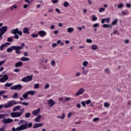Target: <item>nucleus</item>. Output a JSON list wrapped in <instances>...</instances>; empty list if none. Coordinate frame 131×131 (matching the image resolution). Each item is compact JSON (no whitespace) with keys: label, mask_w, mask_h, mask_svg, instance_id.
I'll return each instance as SVG.
<instances>
[{"label":"nucleus","mask_w":131,"mask_h":131,"mask_svg":"<svg viewBox=\"0 0 131 131\" xmlns=\"http://www.w3.org/2000/svg\"><path fill=\"white\" fill-rule=\"evenodd\" d=\"M57 46H58V44L56 43H54L52 45V48H56V47H57Z\"/></svg>","instance_id":"56"},{"label":"nucleus","mask_w":131,"mask_h":131,"mask_svg":"<svg viewBox=\"0 0 131 131\" xmlns=\"http://www.w3.org/2000/svg\"><path fill=\"white\" fill-rule=\"evenodd\" d=\"M35 89H38V88H39V84L37 83V84H35L34 85Z\"/></svg>","instance_id":"48"},{"label":"nucleus","mask_w":131,"mask_h":131,"mask_svg":"<svg viewBox=\"0 0 131 131\" xmlns=\"http://www.w3.org/2000/svg\"><path fill=\"white\" fill-rule=\"evenodd\" d=\"M84 93V89L81 88L79 91L77 92V93H76L75 96L76 97H77V96H79L80 95H82Z\"/></svg>","instance_id":"11"},{"label":"nucleus","mask_w":131,"mask_h":131,"mask_svg":"<svg viewBox=\"0 0 131 131\" xmlns=\"http://www.w3.org/2000/svg\"><path fill=\"white\" fill-rule=\"evenodd\" d=\"M129 15L128 12H127V11H124L122 10L121 13H119V16H128Z\"/></svg>","instance_id":"13"},{"label":"nucleus","mask_w":131,"mask_h":131,"mask_svg":"<svg viewBox=\"0 0 131 131\" xmlns=\"http://www.w3.org/2000/svg\"><path fill=\"white\" fill-rule=\"evenodd\" d=\"M82 65L84 67H88V65H89V62L88 61L84 60L82 62Z\"/></svg>","instance_id":"27"},{"label":"nucleus","mask_w":131,"mask_h":131,"mask_svg":"<svg viewBox=\"0 0 131 131\" xmlns=\"http://www.w3.org/2000/svg\"><path fill=\"white\" fill-rule=\"evenodd\" d=\"M65 102H67L68 101H70V100H71V98L70 97H66L65 98Z\"/></svg>","instance_id":"51"},{"label":"nucleus","mask_w":131,"mask_h":131,"mask_svg":"<svg viewBox=\"0 0 131 131\" xmlns=\"http://www.w3.org/2000/svg\"><path fill=\"white\" fill-rule=\"evenodd\" d=\"M18 104V102H16L14 100H11L8 103L4 104L5 108H10V107H12L13 105H16Z\"/></svg>","instance_id":"3"},{"label":"nucleus","mask_w":131,"mask_h":131,"mask_svg":"<svg viewBox=\"0 0 131 131\" xmlns=\"http://www.w3.org/2000/svg\"><path fill=\"white\" fill-rule=\"evenodd\" d=\"M29 93L28 92H26L25 94H23V97L24 98V99H27V98L28 97V95H29Z\"/></svg>","instance_id":"34"},{"label":"nucleus","mask_w":131,"mask_h":131,"mask_svg":"<svg viewBox=\"0 0 131 131\" xmlns=\"http://www.w3.org/2000/svg\"><path fill=\"white\" fill-rule=\"evenodd\" d=\"M66 115L64 113H62V116L60 117L61 119H64L65 118Z\"/></svg>","instance_id":"54"},{"label":"nucleus","mask_w":131,"mask_h":131,"mask_svg":"<svg viewBox=\"0 0 131 131\" xmlns=\"http://www.w3.org/2000/svg\"><path fill=\"white\" fill-rule=\"evenodd\" d=\"M24 47H25V43H22L21 46H12L7 49V53H11V52L14 50L15 51L16 54H20L21 53V50H22Z\"/></svg>","instance_id":"1"},{"label":"nucleus","mask_w":131,"mask_h":131,"mask_svg":"<svg viewBox=\"0 0 131 131\" xmlns=\"http://www.w3.org/2000/svg\"><path fill=\"white\" fill-rule=\"evenodd\" d=\"M25 123H26V122L25 121V120H21L18 123V124H24Z\"/></svg>","instance_id":"40"},{"label":"nucleus","mask_w":131,"mask_h":131,"mask_svg":"<svg viewBox=\"0 0 131 131\" xmlns=\"http://www.w3.org/2000/svg\"><path fill=\"white\" fill-rule=\"evenodd\" d=\"M67 31L68 33H72L74 31V28L72 27H69L67 29Z\"/></svg>","instance_id":"18"},{"label":"nucleus","mask_w":131,"mask_h":131,"mask_svg":"<svg viewBox=\"0 0 131 131\" xmlns=\"http://www.w3.org/2000/svg\"><path fill=\"white\" fill-rule=\"evenodd\" d=\"M98 11L99 13H103V12H105V11H106V9H105L104 7H101L98 9Z\"/></svg>","instance_id":"29"},{"label":"nucleus","mask_w":131,"mask_h":131,"mask_svg":"<svg viewBox=\"0 0 131 131\" xmlns=\"http://www.w3.org/2000/svg\"><path fill=\"white\" fill-rule=\"evenodd\" d=\"M55 12H56V13H58V14H61V11H60V9H59V8H56Z\"/></svg>","instance_id":"47"},{"label":"nucleus","mask_w":131,"mask_h":131,"mask_svg":"<svg viewBox=\"0 0 131 131\" xmlns=\"http://www.w3.org/2000/svg\"><path fill=\"white\" fill-rule=\"evenodd\" d=\"M52 3V4H57V3H58V0H53Z\"/></svg>","instance_id":"62"},{"label":"nucleus","mask_w":131,"mask_h":131,"mask_svg":"<svg viewBox=\"0 0 131 131\" xmlns=\"http://www.w3.org/2000/svg\"><path fill=\"white\" fill-rule=\"evenodd\" d=\"M38 34L41 37H45L47 35V32L45 31H40L38 32Z\"/></svg>","instance_id":"12"},{"label":"nucleus","mask_w":131,"mask_h":131,"mask_svg":"<svg viewBox=\"0 0 131 131\" xmlns=\"http://www.w3.org/2000/svg\"><path fill=\"white\" fill-rule=\"evenodd\" d=\"M129 42V39H125V40H124V43H125L127 44V43H128Z\"/></svg>","instance_id":"58"},{"label":"nucleus","mask_w":131,"mask_h":131,"mask_svg":"<svg viewBox=\"0 0 131 131\" xmlns=\"http://www.w3.org/2000/svg\"><path fill=\"white\" fill-rule=\"evenodd\" d=\"M50 88V84L49 83H47L45 86V90H47V89H49Z\"/></svg>","instance_id":"50"},{"label":"nucleus","mask_w":131,"mask_h":131,"mask_svg":"<svg viewBox=\"0 0 131 131\" xmlns=\"http://www.w3.org/2000/svg\"><path fill=\"white\" fill-rule=\"evenodd\" d=\"M35 91H28V93L29 95H31V96H34L35 95Z\"/></svg>","instance_id":"31"},{"label":"nucleus","mask_w":131,"mask_h":131,"mask_svg":"<svg viewBox=\"0 0 131 131\" xmlns=\"http://www.w3.org/2000/svg\"><path fill=\"white\" fill-rule=\"evenodd\" d=\"M9 46H10V43L9 42L5 43L4 44L0 46L1 51H4V49H6V48H7V47H9Z\"/></svg>","instance_id":"10"},{"label":"nucleus","mask_w":131,"mask_h":131,"mask_svg":"<svg viewBox=\"0 0 131 131\" xmlns=\"http://www.w3.org/2000/svg\"><path fill=\"white\" fill-rule=\"evenodd\" d=\"M72 114H73V113H72V112L69 113L68 115V118H70V117H71V115H72Z\"/></svg>","instance_id":"55"},{"label":"nucleus","mask_w":131,"mask_h":131,"mask_svg":"<svg viewBox=\"0 0 131 131\" xmlns=\"http://www.w3.org/2000/svg\"><path fill=\"white\" fill-rule=\"evenodd\" d=\"M27 128V126L26 125H23L19 127H17V128L13 127L12 128V131H19V130H23L24 129H26Z\"/></svg>","instance_id":"4"},{"label":"nucleus","mask_w":131,"mask_h":131,"mask_svg":"<svg viewBox=\"0 0 131 131\" xmlns=\"http://www.w3.org/2000/svg\"><path fill=\"white\" fill-rule=\"evenodd\" d=\"M29 60H30V59H29L28 57H22L20 58V61H21L23 62H25L26 61H29Z\"/></svg>","instance_id":"25"},{"label":"nucleus","mask_w":131,"mask_h":131,"mask_svg":"<svg viewBox=\"0 0 131 131\" xmlns=\"http://www.w3.org/2000/svg\"><path fill=\"white\" fill-rule=\"evenodd\" d=\"M31 36H32V37H34V38L38 37V34H32Z\"/></svg>","instance_id":"44"},{"label":"nucleus","mask_w":131,"mask_h":131,"mask_svg":"<svg viewBox=\"0 0 131 131\" xmlns=\"http://www.w3.org/2000/svg\"><path fill=\"white\" fill-rule=\"evenodd\" d=\"M48 103L49 105L50 106V107H53L55 104H56V102L53 100V99H51L48 100Z\"/></svg>","instance_id":"14"},{"label":"nucleus","mask_w":131,"mask_h":131,"mask_svg":"<svg viewBox=\"0 0 131 131\" xmlns=\"http://www.w3.org/2000/svg\"><path fill=\"white\" fill-rule=\"evenodd\" d=\"M109 23L110 22V17H107L106 18H103L101 19V24H104L105 23Z\"/></svg>","instance_id":"15"},{"label":"nucleus","mask_w":131,"mask_h":131,"mask_svg":"<svg viewBox=\"0 0 131 131\" xmlns=\"http://www.w3.org/2000/svg\"><path fill=\"white\" fill-rule=\"evenodd\" d=\"M8 115L9 114H0V119H3V118H4V119L2 120L3 123L7 124L8 123H11V122H13V119L10 118H5V117H8Z\"/></svg>","instance_id":"2"},{"label":"nucleus","mask_w":131,"mask_h":131,"mask_svg":"<svg viewBox=\"0 0 131 131\" xmlns=\"http://www.w3.org/2000/svg\"><path fill=\"white\" fill-rule=\"evenodd\" d=\"M91 102V100H88L85 101V103H86V105H89V104H90Z\"/></svg>","instance_id":"64"},{"label":"nucleus","mask_w":131,"mask_h":131,"mask_svg":"<svg viewBox=\"0 0 131 131\" xmlns=\"http://www.w3.org/2000/svg\"><path fill=\"white\" fill-rule=\"evenodd\" d=\"M86 42H87V43H92L93 42V40L91 39H86Z\"/></svg>","instance_id":"41"},{"label":"nucleus","mask_w":131,"mask_h":131,"mask_svg":"<svg viewBox=\"0 0 131 131\" xmlns=\"http://www.w3.org/2000/svg\"><path fill=\"white\" fill-rule=\"evenodd\" d=\"M81 104L82 105L83 107H85V101H82L81 102Z\"/></svg>","instance_id":"60"},{"label":"nucleus","mask_w":131,"mask_h":131,"mask_svg":"<svg viewBox=\"0 0 131 131\" xmlns=\"http://www.w3.org/2000/svg\"><path fill=\"white\" fill-rule=\"evenodd\" d=\"M18 29H18V28L13 29L11 30V33H13V34H17Z\"/></svg>","instance_id":"23"},{"label":"nucleus","mask_w":131,"mask_h":131,"mask_svg":"<svg viewBox=\"0 0 131 131\" xmlns=\"http://www.w3.org/2000/svg\"><path fill=\"white\" fill-rule=\"evenodd\" d=\"M41 118V115H38L37 117L35 118V122H40L39 119Z\"/></svg>","instance_id":"24"},{"label":"nucleus","mask_w":131,"mask_h":131,"mask_svg":"<svg viewBox=\"0 0 131 131\" xmlns=\"http://www.w3.org/2000/svg\"><path fill=\"white\" fill-rule=\"evenodd\" d=\"M12 84V83H7L5 84V86H7V88H10V86H11Z\"/></svg>","instance_id":"49"},{"label":"nucleus","mask_w":131,"mask_h":131,"mask_svg":"<svg viewBox=\"0 0 131 131\" xmlns=\"http://www.w3.org/2000/svg\"><path fill=\"white\" fill-rule=\"evenodd\" d=\"M126 8H131V4L130 3H126Z\"/></svg>","instance_id":"52"},{"label":"nucleus","mask_w":131,"mask_h":131,"mask_svg":"<svg viewBox=\"0 0 131 131\" xmlns=\"http://www.w3.org/2000/svg\"><path fill=\"white\" fill-rule=\"evenodd\" d=\"M9 79V77L7 75H4L2 78H0L1 82H5V81H7Z\"/></svg>","instance_id":"9"},{"label":"nucleus","mask_w":131,"mask_h":131,"mask_svg":"<svg viewBox=\"0 0 131 131\" xmlns=\"http://www.w3.org/2000/svg\"><path fill=\"white\" fill-rule=\"evenodd\" d=\"M23 65V63H22V62H21V61H19V62H17L16 63H15V67L16 68H18V67H21V66H22Z\"/></svg>","instance_id":"22"},{"label":"nucleus","mask_w":131,"mask_h":131,"mask_svg":"<svg viewBox=\"0 0 131 131\" xmlns=\"http://www.w3.org/2000/svg\"><path fill=\"white\" fill-rule=\"evenodd\" d=\"M88 72H89V71H86V70H82L81 73L83 75H86L88 74Z\"/></svg>","instance_id":"37"},{"label":"nucleus","mask_w":131,"mask_h":131,"mask_svg":"<svg viewBox=\"0 0 131 131\" xmlns=\"http://www.w3.org/2000/svg\"><path fill=\"white\" fill-rule=\"evenodd\" d=\"M51 66H55V65H56V61L54 60H52L51 62Z\"/></svg>","instance_id":"43"},{"label":"nucleus","mask_w":131,"mask_h":131,"mask_svg":"<svg viewBox=\"0 0 131 131\" xmlns=\"http://www.w3.org/2000/svg\"><path fill=\"white\" fill-rule=\"evenodd\" d=\"M5 93H6V91H0V96H2V95L5 94ZM0 99H1V97H0Z\"/></svg>","instance_id":"57"},{"label":"nucleus","mask_w":131,"mask_h":131,"mask_svg":"<svg viewBox=\"0 0 131 131\" xmlns=\"http://www.w3.org/2000/svg\"><path fill=\"white\" fill-rule=\"evenodd\" d=\"M13 37L14 38H15V39H18L19 38V36L18 35H15Z\"/></svg>","instance_id":"61"},{"label":"nucleus","mask_w":131,"mask_h":131,"mask_svg":"<svg viewBox=\"0 0 131 131\" xmlns=\"http://www.w3.org/2000/svg\"><path fill=\"white\" fill-rule=\"evenodd\" d=\"M102 26L104 28H112L111 25L103 24Z\"/></svg>","instance_id":"33"},{"label":"nucleus","mask_w":131,"mask_h":131,"mask_svg":"<svg viewBox=\"0 0 131 131\" xmlns=\"http://www.w3.org/2000/svg\"><path fill=\"white\" fill-rule=\"evenodd\" d=\"M25 125H26L27 128H28V127H31L32 126V123H29L28 125L25 124Z\"/></svg>","instance_id":"46"},{"label":"nucleus","mask_w":131,"mask_h":131,"mask_svg":"<svg viewBox=\"0 0 131 131\" xmlns=\"http://www.w3.org/2000/svg\"><path fill=\"white\" fill-rule=\"evenodd\" d=\"M99 118L97 117V118H93V121L96 122V121H98V120H99Z\"/></svg>","instance_id":"59"},{"label":"nucleus","mask_w":131,"mask_h":131,"mask_svg":"<svg viewBox=\"0 0 131 131\" xmlns=\"http://www.w3.org/2000/svg\"><path fill=\"white\" fill-rule=\"evenodd\" d=\"M91 49L93 51H97V50H98V46H97L96 45H93L91 46Z\"/></svg>","instance_id":"26"},{"label":"nucleus","mask_w":131,"mask_h":131,"mask_svg":"<svg viewBox=\"0 0 131 131\" xmlns=\"http://www.w3.org/2000/svg\"><path fill=\"white\" fill-rule=\"evenodd\" d=\"M12 98L13 99H17L19 98V96H18V93H14L13 95H12Z\"/></svg>","instance_id":"35"},{"label":"nucleus","mask_w":131,"mask_h":131,"mask_svg":"<svg viewBox=\"0 0 131 131\" xmlns=\"http://www.w3.org/2000/svg\"><path fill=\"white\" fill-rule=\"evenodd\" d=\"M33 77V76L32 75L30 76H27L22 78L21 81H23V82H28V81H31V80H32Z\"/></svg>","instance_id":"5"},{"label":"nucleus","mask_w":131,"mask_h":131,"mask_svg":"<svg viewBox=\"0 0 131 131\" xmlns=\"http://www.w3.org/2000/svg\"><path fill=\"white\" fill-rule=\"evenodd\" d=\"M30 115H31V114H30V113H27L25 115V116L26 118H29V117H30Z\"/></svg>","instance_id":"39"},{"label":"nucleus","mask_w":131,"mask_h":131,"mask_svg":"<svg viewBox=\"0 0 131 131\" xmlns=\"http://www.w3.org/2000/svg\"><path fill=\"white\" fill-rule=\"evenodd\" d=\"M8 30V27L7 26H3L1 28H0V34L1 35H4L5 33Z\"/></svg>","instance_id":"8"},{"label":"nucleus","mask_w":131,"mask_h":131,"mask_svg":"<svg viewBox=\"0 0 131 131\" xmlns=\"http://www.w3.org/2000/svg\"><path fill=\"white\" fill-rule=\"evenodd\" d=\"M10 115L13 118H16L17 117H20L22 115V113H19V112H12L10 114Z\"/></svg>","instance_id":"6"},{"label":"nucleus","mask_w":131,"mask_h":131,"mask_svg":"<svg viewBox=\"0 0 131 131\" xmlns=\"http://www.w3.org/2000/svg\"><path fill=\"white\" fill-rule=\"evenodd\" d=\"M92 20L93 21H97V20H98V18L96 17V15H92Z\"/></svg>","instance_id":"42"},{"label":"nucleus","mask_w":131,"mask_h":131,"mask_svg":"<svg viewBox=\"0 0 131 131\" xmlns=\"http://www.w3.org/2000/svg\"><path fill=\"white\" fill-rule=\"evenodd\" d=\"M20 109H21V106L20 105H17L13 108V111H17V110H19Z\"/></svg>","instance_id":"30"},{"label":"nucleus","mask_w":131,"mask_h":131,"mask_svg":"<svg viewBox=\"0 0 131 131\" xmlns=\"http://www.w3.org/2000/svg\"><path fill=\"white\" fill-rule=\"evenodd\" d=\"M23 32L25 34H29V28L25 27L23 29Z\"/></svg>","instance_id":"20"},{"label":"nucleus","mask_w":131,"mask_h":131,"mask_svg":"<svg viewBox=\"0 0 131 131\" xmlns=\"http://www.w3.org/2000/svg\"><path fill=\"white\" fill-rule=\"evenodd\" d=\"M19 104H21V105H23L24 106H28L29 105V103L28 102H19Z\"/></svg>","instance_id":"36"},{"label":"nucleus","mask_w":131,"mask_h":131,"mask_svg":"<svg viewBox=\"0 0 131 131\" xmlns=\"http://www.w3.org/2000/svg\"><path fill=\"white\" fill-rule=\"evenodd\" d=\"M109 106H110V103H109V102H105L104 103V106L105 108H109Z\"/></svg>","instance_id":"38"},{"label":"nucleus","mask_w":131,"mask_h":131,"mask_svg":"<svg viewBox=\"0 0 131 131\" xmlns=\"http://www.w3.org/2000/svg\"><path fill=\"white\" fill-rule=\"evenodd\" d=\"M117 22H118V19L115 18L113 21H112L111 26H114L117 24Z\"/></svg>","instance_id":"21"},{"label":"nucleus","mask_w":131,"mask_h":131,"mask_svg":"<svg viewBox=\"0 0 131 131\" xmlns=\"http://www.w3.org/2000/svg\"><path fill=\"white\" fill-rule=\"evenodd\" d=\"M43 125V123H35L33 126V128H38V127H40V126H42Z\"/></svg>","instance_id":"16"},{"label":"nucleus","mask_w":131,"mask_h":131,"mask_svg":"<svg viewBox=\"0 0 131 131\" xmlns=\"http://www.w3.org/2000/svg\"><path fill=\"white\" fill-rule=\"evenodd\" d=\"M99 26H100V24L98 23H96L93 25L94 28H96V27H99Z\"/></svg>","instance_id":"45"},{"label":"nucleus","mask_w":131,"mask_h":131,"mask_svg":"<svg viewBox=\"0 0 131 131\" xmlns=\"http://www.w3.org/2000/svg\"><path fill=\"white\" fill-rule=\"evenodd\" d=\"M19 35H20V36H22V31H19V30H18L17 33Z\"/></svg>","instance_id":"53"},{"label":"nucleus","mask_w":131,"mask_h":131,"mask_svg":"<svg viewBox=\"0 0 131 131\" xmlns=\"http://www.w3.org/2000/svg\"><path fill=\"white\" fill-rule=\"evenodd\" d=\"M8 41H13V38L9 37L7 39Z\"/></svg>","instance_id":"63"},{"label":"nucleus","mask_w":131,"mask_h":131,"mask_svg":"<svg viewBox=\"0 0 131 131\" xmlns=\"http://www.w3.org/2000/svg\"><path fill=\"white\" fill-rule=\"evenodd\" d=\"M123 7H124V4H123L122 3H120L117 5L118 9H119L120 10L123 9Z\"/></svg>","instance_id":"17"},{"label":"nucleus","mask_w":131,"mask_h":131,"mask_svg":"<svg viewBox=\"0 0 131 131\" xmlns=\"http://www.w3.org/2000/svg\"><path fill=\"white\" fill-rule=\"evenodd\" d=\"M40 112V108H38L36 110H34L32 112L33 115H37L38 113Z\"/></svg>","instance_id":"19"},{"label":"nucleus","mask_w":131,"mask_h":131,"mask_svg":"<svg viewBox=\"0 0 131 131\" xmlns=\"http://www.w3.org/2000/svg\"><path fill=\"white\" fill-rule=\"evenodd\" d=\"M18 8V6L16 5H12L10 7V10L11 11H14V10H16Z\"/></svg>","instance_id":"28"},{"label":"nucleus","mask_w":131,"mask_h":131,"mask_svg":"<svg viewBox=\"0 0 131 131\" xmlns=\"http://www.w3.org/2000/svg\"><path fill=\"white\" fill-rule=\"evenodd\" d=\"M69 5H70L69 3H68V2L67 1L64 2L63 5L64 8H68L69 7Z\"/></svg>","instance_id":"32"},{"label":"nucleus","mask_w":131,"mask_h":131,"mask_svg":"<svg viewBox=\"0 0 131 131\" xmlns=\"http://www.w3.org/2000/svg\"><path fill=\"white\" fill-rule=\"evenodd\" d=\"M22 89V85L20 84L15 85L10 87V89L15 91H20Z\"/></svg>","instance_id":"7"}]
</instances>
